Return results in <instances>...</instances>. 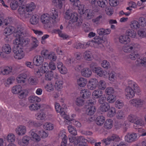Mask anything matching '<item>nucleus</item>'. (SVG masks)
Here are the masks:
<instances>
[{
	"label": "nucleus",
	"mask_w": 146,
	"mask_h": 146,
	"mask_svg": "<svg viewBox=\"0 0 146 146\" xmlns=\"http://www.w3.org/2000/svg\"><path fill=\"white\" fill-rule=\"evenodd\" d=\"M16 38L13 41V44L19 46H25L30 42V39L28 38L24 39L27 34L23 28H18L15 32Z\"/></svg>",
	"instance_id": "1"
},
{
	"label": "nucleus",
	"mask_w": 146,
	"mask_h": 146,
	"mask_svg": "<svg viewBox=\"0 0 146 146\" xmlns=\"http://www.w3.org/2000/svg\"><path fill=\"white\" fill-rule=\"evenodd\" d=\"M36 5L33 2H31L26 5L23 4L19 10L20 17L23 19L28 18L30 16L29 12L34 11Z\"/></svg>",
	"instance_id": "2"
},
{
	"label": "nucleus",
	"mask_w": 146,
	"mask_h": 146,
	"mask_svg": "<svg viewBox=\"0 0 146 146\" xmlns=\"http://www.w3.org/2000/svg\"><path fill=\"white\" fill-rule=\"evenodd\" d=\"M56 69V65L55 63L53 61H50L48 64L47 62H44L39 69H35L34 70L35 74L38 78H40L45 73L51 70H54Z\"/></svg>",
	"instance_id": "3"
},
{
	"label": "nucleus",
	"mask_w": 146,
	"mask_h": 146,
	"mask_svg": "<svg viewBox=\"0 0 146 146\" xmlns=\"http://www.w3.org/2000/svg\"><path fill=\"white\" fill-rule=\"evenodd\" d=\"M96 63L92 62L90 65V68L92 69L93 72L98 76L104 78L108 77V72L106 70H103L100 66H96Z\"/></svg>",
	"instance_id": "4"
},
{
	"label": "nucleus",
	"mask_w": 146,
	"mask_h": 146,
	"mask_svg": "<svg viewBox=\"0 0 146 146\" xmlns=\"http://www.w3.org/2000/svg\"><path fill=\"white\" fill-rule=\"evenodd\" d=\"M55 108L56 111L59 113L61 116L66 120L71 121L72 119H70L69 116L64 112V111L67 109V107L65 104L62 105V107H61L60 104L58 103H56L55 104Z\"/></svg>",
	"instance_id": "5"
},
{
	"label": "nucleus",
	"mask_w": 146,
	"mask_h": 146,
	"mask_svg": "<svg viewBox=\"0 0 146 146\" xmlns=\"http://www.w3.org/2000/svg\"><path fill=\"white\" fill-rule=\"evenodd\" d=\"M14 56L17 60H20L25 56V53L21 47L17 45L14 50Z\"/></svg>",
	"instance_id": "6"
},
{
	"label": "nucleus",
	"mask_w": 146,
	"mask_h": 146,
	"mask_svg": "<svg viewBox=\"0 0 146 146\" xmlns=\"http://www.w3.org/2000/svg\"><path fill=\"white\" fill-rule=\"evenodd\" d=\"M68 139L70 143L68 146H73L74 145L75 146L78 142L81 141L85 142L86 141V140L82 136L75 137L71 135H70L68 136Z\"/></svg>",
	"instance_id": "7"
},
{
	"label": "nucleus",
	"mask_w": 146,
	"mask_h": 146,
	"mask_svg": "<svg viewBox=\"0 0 146 146\" xmlns=\"http://www.w3.org/2000/svg\"><path fill=\"white\" fill-rule=\"evenodd\" d=\"M39 132L38 130L33 129L31 130L29 132V135L31 140L36 142L40 141L41 139L39 134Z\"/></svg>",
	"instance_id": "8"
},
{
	"label": "nucleus",
	"mask_w": 146,
	"mask_h": 146,
	"mask_svg": "<svg viewBox=\"0 0 146 146\" xmlns=\"http://www.w3.org/2000/svg\"><path fill=\"white\" fill-rule=\"evenodd\" d=\"M23 0H13L10 3V7L13 10H15L19 7L18 9V16L20 17L19 9L23 5Z\"/></svg>",
	"instance_id": "9"
},
{
	"label": "nucleus",
	"mask_w": 146,
	"mask_h": 146,
	"mask_svg": "<svg viewBox=\"0 0 146 146\" xmlns=\"http://www.w3.org/2000/svg\"><path fill=\"white\" fill-rule=\"evenodd\" d=\"M69 23L77 26L80 25L82 23V21L78 18L77 13L73 12L71 15V17L69 20Z\"/></svg>",
	"instance_id": "10"
},
{
	"label": "nucleus",
	"mask_w": 146,
	"mask_h": 146,
	"mask_svg": "<svg viewBox=\"0 0 146 146\" xmlns=\"http://www.w3.org/2000/svg\"><path fill=\"white\" fill-rule=\"evenodd\" d=\"M87 103L88 105L86 106V113L88 115H92L96 111V109L94 106V102L89 100Z\"/></svg>",
	"instance_id": "11"
},
{
	"label": "nucleus",
	"mask_w": 146,
	"mask_h": 146,
	"mask_svg": "<svg viewBox=\"0 0 146 146\" xmlns=\"http://www.w3.org/2000/svg\"><path fill=\"white\" fill-rule=\"evenodd\" d=\"M124 94L126 98L130 100L135 96V92L131 86L128 85L125 89Z\"/></svg>",
	"instance_id": "12"
},
{
	"label": "nucleus",
	"mask_w": 146,
	"mask_h": 146,
	"mask_svg": "<svg viewBox=\"0 0 146 146\" xmlns=\"http://www.w3.org/2000/svg\"><path fill=\"white\" fill-rule=\"evenodd\" d=\"M137 138V134L135 133H128L125 137V141L128 143H131L135 141Z\"/></svg>",
	"instance_id": "13"
},
{
	"label": "nucleus",
	"mask_w": 146,
	"mask_h": 146,
	"mask_svg": "<svg viewBox=\"0 0 146 146\" xmlns=\"http://www.w3.org/2000/svg\"><path fill=\"white\" fill-rule=\"evenodd\" d=\"M98 80L96 78H91L88 81L87 86L88 88L91 90L96 89L97 87Z\"/></svg>",
	"instance_id": "14"
},
{
	"label": "nucleus",
	"mask_w": 146,
	"mask_h": 146,
	"mask_svg": "<svg viewBox=\"0 0 146 146\" xmlns=\"http://www.w3.org/2000/svg\"><path fill=\"white\" fill-rule=\"evenodd\" d=\"M44 74H45L44 78L42 76L40 78V81L41 83H43L44 82L45 80L47 81L51 80L53 78V72L52 71H48Z\"/></svg>",
	"instance_id": "15"
},
{
	"label": "nucleus",
	"mask_w": 146,
	"mask_h": 146,
	"mask_svg": "<svg viewBox=\"0 0 146 146\" xmlns=\"http://www.w3.org/2000/svg\"><path fill=\"white\" fill-rule=\"evenodd\" d=\"M130 104L135 107H141L145 103L144 101L140 98H134L129 101Z\"/></svg>",
	"instance_id": "16"
},
{
	"label": "nucleus",
	"mask_w": 146,
	"mask_h": 146,
	"mask_svg": "<svg viewBox=\"0 0 146 146\" xmlns=\"http://www.w3.org/2000/svg\"><path fill=\"white\" fill-rule=\"evenodd\" d=\"M17 143L20 146H28L30 144V137L28 135L24 136L22 139L18 140Z\"/></svg>",
	"instance_id": "17"
},
{
	"label": "nucleus",
	"mask_w": 146,
	"mask_h": 146,
	"mask_svg": "<svg viewBox=\"0 0 146 146\" xmlns=\"http://www.w3.org/2000/svg\"><path fill=\"white\" fill-rule=\"evenodd\" d=\"M15 131L16 133L18 135L23 136L27 132L26 127L24 125H19L15 129Z\"/></svg>",
	"instance_id": "18"
},
{
	"label": "nucleus",
	"mask_w": 146,
	"mask_h": 146,
	"mask_svg": "<svg viewBox=\"0 0 146 146\" xmlns=\"http://www.w3.org/2000/svg\"><path fill=\"white\" fill-rule=\"evenodd\" d=\"M27 75L25 73H21L19 74L16 78L17 82L20 84H26Z\"/></svg>",
	"instance_id": "19"
},
{
	"label": "nucleus",
	"mask_w": 146,
	"mask_h": 146,
	"mask_svg": "<svg viewBox=\"0 0 146 146\" xmlns=\"http://www.w3.org/2000/svg\"><path fill=\"white\" fill-rule=\"evenodd\" d=\"M128 84L132 87L135 91V93H136L138 94L140 93L141 92V88L135 82L132 80H130L128 81Z\"/></svg>",
	"instance_id": "20"
},
{
	"label": "nucleus",
	"mask_w": 146,
	"mask_h": 146,
	"mask_svg": "<svg viewBox=\"0 0 146 146\" xmlns=\"http://www.w3.org/2000/svg\"><path fill=\"white\" fill-rule=\"evenodd\" d=\"M57 67L59 72L62 74H66L68 72V69L61 62H58L57 64Z\"/></svg>",
	"instance_id": "21"
},
{
	"label": "nucleus",
	"mask_w": 146,
	"mask_h": 146,
	"mask_svg": "<svg viewBox=\"0 0 146 146\" xmlns=\"http://www.w3.org/2000/svg\"><path fill=\"white\" fill-rule=\"evenodd\" d=\"M15 30V28L12 26H10L5 28L4 30L3 33L5 36H9L13 33L14 32H15L14 35L15 36V32L17 29Z\"/></svg>",
	"instance_id": "22"
},
{
	"label": "nucleus",
	"mask_w": 146,
	"mask_h": 146,
	"mask_svg": "<svg viewBox=\"0 0 146 146\" xmlns=\"http://www.w3.org/2000/svg\"><path fill=\"white\" fill-rule=\"evenodd\" d=\"M43 61V57L40 55L36 56L33 60V63L34 65L37 66H38L41 65Z\"/></svg>",
	"instance_id": "23"
},
{
	"label": "nucleus",
	"mask_w": 146,
	"mask_h": 146,
	"mask_svg": "<svg viewBox=\"0 0 146 146\" xmlns=\"http://www.w3.org/2000/svg\"><path fill=\"white\" fill-rule=\"evenodd\" d=\"M81 73L82 76L88 78L91 76L92 72L89 68L86 67L81 70Z\"/></svg>",
	"instance_id": "24"
},
{
	"label": "nucleus",
	"mask_w": 146,
	"mask_h": 146,
	"mask_svg": "<svg viewBox=\"0 0 146 146\" xmlns=\"http://www.w3.org/2000/svg\"><path fill=\"white\" fill-rule=\"evenodd\" d=\"M83 57L87 61H92L94 59V57L92 52L89 50H86L83 54Z\"/></svg>",
	"instance_id": "25"
},
{
	"label": "nucleus",
	"mask_w": 146,
	"mask_h": 146,
	"mask_svg": "<svg viewBox=\"0 0 146 146\" xmlns=\"http://www.w3.org/2000/svg\"><path fill=\"white\" fill-rule=\"evenodd\" d=\"M118 39L119 42L123 44H127L130 41V39L128 36L125 35L120 36Z\"/></svg>",
	"instance_id": "26"
},
{
	"label": "nucleus",
	"mask_w": 146,
	"mask_h": 146,
	"mask_svg": "<svg viewBox=\"0 0 146 146\" xmlns=\"http://www.w3.org/2000/svg\"><path fill=\"white\" fill-rule=\"evenodd\" d=\"M87 83V80L84 78L80 77L78 78L77 80V84L80 87H85Z\"/></svg>",
	"instance_id": "27"
},
{
	"label": "nucleus",
	"mask_w": 146,
	"mask_h": 146,
	"mask_svg": "<svg viewBox=\"0 0 146 146\" xmlns=\"http://www.w3.org/2000/svg\"><path fill=\"white\" fill-rule=\"evenodd\" d=\"M35 117L36 119L39 120H45L47 119L46 115L42 111L37 113L35 115Z\"/></svg>",
	"instance_id": "28"
},
{
	"label": "nucleus",
	"mask_w": 146,
	"mask_h": 146,
	"mask_svg": "<svg viewBox=\"0 0 146 146\" xmlns=\"http://www.w3.org/2000/svg\"><path fill=\"white\" fill-rule=\"evenodd\" d=\"M50 20V17L49 14L44 13L40 17L41 22L43 24L49 23Z\"/></svg>",
	"instance_id": "29"
},
{
	"label": "nucleus",
	"mask_w": 146,
	"mask_h": 146,
	"mask_svg": "<svg viewBox=\"0 0 146 146\" xmlns=\"http://www.w3.org/2000/svg\"><path fill=\"white\" fill-rule=\"evenodd\" d=\"M39 44V42L37 39L35 37L32 38L31 46L29 48V50L31 51L35 49Z\"/></svg>",
	"instance_id": "30"
},
{
	"label": "nucleus",
	"mask_w": 146,
	"mask_h": 146,
	"mask_svg": "<svg viewBox=\"0 0 146 146\" xmlns=\"http://www.w3.org/2000/svg\"><path fill=\"white\" fill-rule=\"evenodd\" d=\"M95 44L97 46L99 47V48H101L104 47V46L102 44L103 42V38L99 36H96L93 39Z\"/></svg>",
	"instance_id": "31"
},
{
	"label": "nucleus",
	"mask_w": 146,
	"mask_h": 146,
	"mask_svg": "<svg viewBox=\"0 0 146 146\" xmlns=\"http://www.w3.org/2000/svg\"><path fill=\"white\" fill-rule=\"evenodd\" d=\"M103 94L102 91L99 89H97L93 91L92 96L94 99H98L102 96Z\"/></svg>",
	"instance_id": "32"
},
{
	"label": "nucleus",
	"mask_w": 146,
	"mask_h": 146,
	"mask_svg": "<svg viewBox=\"0 0 146 146\" xmlns=\"http://www.w3.org/2000/svg\"><path fill=\"white\" fill-rule=\"evenodd\" d=\"M23 88L21 85H17L14 86L11 88V92L14 94H18L22 90Z\"/></svg>",
	"instance_id": "33"
},
{
	"label": "nucleus",
	"mask_w": 146,
	"mask_h": 146,
	"mask_svg": "<svg viewBox=\"0 0 146 146\" xmlns=\"http://www.w3.org/2000/svg\"><path fill=\"white\" fill-rule=\"evenodd\" d=\"M2 50L4 53L9 54L11 52V49L10 45L9 44H7L3 45Z\"/></svg>",
	"instance_id": "34"
},
{
	"label": "nucleus",
	"mask_w": 146,
	"mask_h": 146,
	"mask_svg": "<svg viewBox=\"0 0 146 146\" xmlns=\"http://www.w3.org/2000/svg\"><path fill=\"white\" fill-rule=\"evenodd\" d=\"M49 15L50 17L54 20L57 19L58 17V11L55 8H53L51 10Z\"/></svg>",
	"instance_id": "35"
},
{
	"label": "nucleus",
	"mask_w": 146,
	"mask_h": 146,
	"mask_svg": "<svg viewBox=\"0 0 146 146\" xmlns=\"http://www.w3.org/2000/svg\"><path fill=\"white\" fill-rule=\"evenodd\" d=\"M29 102L31 103H39L41 100V98L35 95H31L29 96L28 98Z\"/></svg>",
	"instance_id": "36"
},
{
	"label": "nucleus",
	"mask_w": 146,
	"mask_h": 146,
	"mask_svg": "<svg viewBox=\"0 0 146 146\" xmlns=\"http://www.w3.org/2000/svg\"><path fill=\"white\" fill-rule=\"evenodd\" d=\"M129 26L132 29L137 30L140 28V24L137 21L133 20L130 22Z\"/></svg>",
	"instance_id": "37"
},
{
	"label": "nucleus",
	"mask_w": 146,
	"mask_h": 146,
	"mask_svg": "<svg viewBox=\"0 0 146 146\" xmlns=\"http://www.w3.org/2000/svg\"><path fill=\"white\" fill-rule=\"evenodd\" d=\"M116 113V110L115 108L112 106L110 107L108 111L107 116L110 117H114Z\"/></svg>",
	"instance_id": "38"
},
{
	"label": "nucleus",
	"mask_w": 146,
	"mask_h": 146,
	"mask_svg": "<svg viewBox=\"0 0 146 146\" xmlns=\"http://www.w3.org/2000/svg\"><path fill=\"white\" fill-rule=\"evenodd\" d=\"M80 94L83 98H87L90 96L91 93L87 89H83L81 91Z\"/></svg>",
	"instance_id": "39"
},
{
	"label": "nucleus",
	"mask_w": 146,
	"mask_h": 146,
	"mask_svg": "<svg viewBox=\"0 0 146 146\" xmlns=\"http://www.w3.org/2000/svg\"><path fill=\"white\" fill-rule=\"evenodd\" d=\"M144 124V122L142 119H138L137 117V119L134 122L133 127L135 129H137L139 127L143 125Z\"/></svg>",
	"instance_id": "40"
},
{
	"label": "nucleus",
	"mask_w": 146,
	"mask_h": 146,
	"mask_svg": "<svg viewBox=\"0 0 146 146\" xmlns=\"http://www.w3.org/2000/svg\"><path fill=\"white\" fill-rule=\"evenodd\" d=\"M63 84V82L62 80L58 79L56 81L54 86L57 90L60 91L62 88Z\"/></svg>",
	"instance_id": "41"
},
{
	"label": "nucleus",
	"mask_w": 146,
	"mask_h": 146,
	"mask_svg": "<svg viewBox=\"0 0 146 146\" xmlns=\"http://www.w3.org/2000/svg\"><path fill=\"white\" fill-rule=\"evenodd\" d=\"M113 125V121L111 119H107L105 121L104 123V127L105 128L107 129H111Z\"/></svg>",
	"instance_id": "42"
},
{
	"label": "nucleus",
	"mask_w": 146,
	"mask_h": 146,
	"mask_svg": "<svg viewBox=\"0 0 146 146\" xmlns=\"http://www.w3.org/2000/svg\"><path fill=\"white\" fill-rule=\"evenodd\" d=\"M15 80V78L14 76H11L8 78L4 82V85L5 87H9L12 84Z\"/></svg>",
	"instance_id": "43"
},
{
	"label": "nucleus",
	"mask_w": 146,
	"mask_h": 146,
	"mask_svg": "<svg viewBox=\"0 0 146 146\" xmlns=\"http://www.w3.org/2000/svg\"><path fill=\"white\" fill-rule=\"evenodd\" d=\"M108 80L111 82H115L117 81V77L115 73L114 72H108Z\"/></svg>",
	"instance_id": "44"
},
{
	"label": "nucleus",
	"mask_w": 146,
	"mask_h": 146,
	"mask_svg": "<svg viewBox=\"0 0 146 146\" xmlns=\"http://www.w3.org/2000/svg\"><path fill=\"white\" fill-rule=\"evenodd\" d=\"M105 118L104 116L102 115L98 116L96 119V123L98 125H102L105 121Z\"/></svg>",
	"instance_id": "45"
},
{
	"label": "nucleus",
	"mask_w": 146,
	"mask_h": 146,
	"mask_svg": "<svg viewBox=\"0 0 146 146\" xmlns=\"http://www.w3.org/2000/svg\"><path fill=\"white\" fill-rule=\"evenodd\" d=\"M39 21V17L36 15H33L30 19V22L33 25H35L37 24Z\"/></svg>",
	"instance_id": "46"
},
{
	"label": "nucleus",
	"mask_w": 146,
	"mask_h": 146,
	"mask_svg": "<svg viewBox=\"0 0 146 146\" xmlns=\"http://www.w3.org/2000/svg\"><path fill=\"white\" fill-rule=\"evenodd\" d=\"M136 63L138 66H146V58H138Z\"/></svg>",
	"instance_id": "47"
},
{
	"label": "nucleus",
	"mask_w": 146,
	"mask_h": 146,
	"mask_svg": "<svg viewBox=\"0 0 146 146\" xmlns=\"http://www.w3.org/2000/svg\"><path fill=\"white\" fill-rule=\"evenodd\" d=\"M57 59V57L56 54L55 52L52 51L49 52L47 59H49L51 61H55Z\"/></svg>",
	"instance_id": "48"
},
{
	"label": "nucleus",
	"mask_w": 146,
	"mask_h": 146,
	"mask_svg": "<svg viewBox=\"0 0 146 146\" xmlns=\"http://www.w3.org/2000/svg\"><path fill=\"white\" fill-rule=\"evenodd\" d=\"M41 108V105L39 104H33L30 105L29 106V108L32 111H35L38 110Z\"/></svg>",
	"instance_id": "49"
},
{
	"label": "nucleus",
	"mask_w": 146,
	"mask_h": 146,
	"mask_svg": "<svg viewBox=\"0 0 146 146\" xmlns=\"http://www.w3.org/2000/svg\"><path fill=\"white\" fill-rule=\"evenodd\" d=\"M54 86L52 83L49 82L46 84L44 87L47 92H50L54 91Z\"/></svg>",
	"instance_id": "50"
},
{
	"label": "nucleus",
	"mask_w": 146,
	"mask_h": 146,
	"mask_svg": "<svg viewBox=\"0 0 146 146\" xmlns=\"http://www.w3.org/2000/svg\"><path fill=\"white\" fill-rule=\"evenodd\" d=\"M56 32L58 34L59 36L63 40H65L69 38V36L66 34L63 33L59 29L55 30Z\"/></svg>",
	"instance_id": "51"
},
{
	"label": "nucleus",
	"mask_w": 146,
	"mask_h": 146,
	"mask_svg": "<svg viewBox=\"0 0 146 146\" xmlns=\"http://www.w3.org/2000/svg\"><path fill=\"white\" fill-rule=\"evenodd\" d=\"M6 139L8 142L13 143L15 140V136L14 134L10 133L7 135Z\"/></svg>",
	"instance_id": "52"
},
{
	"label": "nucleus",
	"mask_w": 146,
	"mask_h": 146,
	"mask_svg": "<svg viewBox=\"0 0 146 146\" xmlns=\"http://www.w3.org/2000/svg\"><path fill=\"white\" fill-rule=\"evenodd\" d=\"M68 129L69 132L71 134L74 135H77V132L76 128L72 125H68Z\"/></svg>",
	"instance_id": "53"
},
{
	"label": "nucleus",
	"mask_w": 146,
	"mask_h": 146,
	"mask_svg": "<svg viewBox=\"0 0 146 146\" xmlns=\"http://www.w3.org/2000/svg\"><path fill=\"white\" fill-rule=\"evenodd\" d=\"M98 88L101 90H104L106 88V84L105 82L103 80H101L97 84Z\"/></svg>",
	"instance_id": "54"
},
{
	"label": "nucleus",
	"mask_w": 146,
	"mask_h": 146,
	"mask_svg": "<svg viewBox=\"0 0 146 146\" xmlns=\"http://www.w3.org/2000/svg\"><path fill=\"white\" fill-rule=\"evenodd\" d=\"M126 34L129 37L132 38H136V32L132 29H129L126 31Z\"/></svg>",
	"instance_id": "55"
},
{
	"label": "nucleus",
	"mask_w": 146,
	"mask_h": 146,
	"mask_svg": "<svg viewBox=\"0 0 146 146\" xmlns=\"http://www.w3.org/2000/svg\"><path fill=\"white\" fill-rule=\"evenodd\" d=\"M43 128L47 130H51L53 129L54 126L52 124L49 122H46L43 125Z\"/></svg>",
	"instance_id": "56"
},
{
	"label": "nucleus",
	"mask_w": 146,
	"mask_h": 146,
	"mask_svg": "<svg viewBox=\"0 0 146 146\" xmlns=\"http://www.w3.org/2000/svg\"><path fill=\"white\" fill-rule=\"evenodd\" d=\"M72 13L73 12H72L70 10H67L63 14L64 18L66 20H70L71 17V15Z\"/></svg>",
	"instance_id": "57"
},
{
	"label": "nucleus",
	"mask_w": 146,
	"mask_h": 146,
	"mask_svg": "<svg viewBox=\"0 0 146 146\" xmlns=\"http://www.w3.org/2000/svg\"><path fill=\"white\" fill-rule=\"evenodd\" d=\"M28 82L31 85H36L38 84V79L31 76L29 77L28 79Z\"/></svg>",
	"instance_id": "58"
},
{
	"label": "nucleus",
	"mask_w": 146,
	"mask_h": 146,
	"mask_svg": "<svg viewBox=\"0 0 146 146\" xmlns=\"http://www.w3.org/2000/svg\"><path fill=\"white\" fill-rule=\"evenodd\" d=\"M110 107L107 102L102 104L100 106V110L102 112H106L108 111Z\"/></svg>",
	"instance_id": "59"
},
{
	"label": "nucleus",
	"mask_w": 146,
	"mask_h": 146,
	"mask_svg": "<svg viewBox=\"0 0 146 146\" xmlns=\"http://www.w3.org/2000/svg\"><path fill=\"white\" fill-rule=\"evenodd\" d=\"M85 14L88 19L92 18L95 16L94 13L93 11L89 9H87L86 10Z\"/></svg>",
	"instance_id": "60"
},
{
	"label": "nucleus",
	"mask_w": 146,
	"mask_h": 146,
	"mask_svg": "<svg viewBox=\"0 0 146 146\" xmlns=\"http://www.w3.org/2000/svg\"><path fill=\"white\" fill-rule=\"evenodd\" d=\"M19 97L20 99H23L27 95L28 93L26 90L22 89V90L19 93Z\"/></svg>",
	"instance_id": "61"
},
{
	"label": "nucleus",
	"mask_w": 146,
	"mask_h": 146,
	"mask_svg": "<svg viewBox=\"0 0 146 146\" xmlns=\"http://www.w3.org/2000/svg\"><path fill=\"white\" fill-rule=\"evenodd\" d=\"M58 136L60 138L62 139H67V137L66 136V131L64 129L61 130L60 131Z\"/></svg>",
	"instance_id": "62"
},
{
	"label": "nucleus",
	"mask_w": 146,
	"mask_h": 146,
	"mask_svg": "<svg viewBox=\"0 0 146 146\" xmlns=\"http://www.w3.org/2000/svg\"><path fill=\"white\" fill-rule=\"evenodd\" d=\"M133 49V45L131 44L128 45L124 46L123 48V51L126 53L131 52L132 50Z\"/></svg>",
	"instance_id": "63"
},
{
	"label": "nucleus",
	"mask_w": 146,
	"mask_h": 146,
	"mask_svg": "<svg viewBox=\"0 0 146 146\" xmlns=\"http://www.w3.org/2000/svg\"><path fill=\"white\" fill-rule=\"evenodd\" d=\"M138 35L141 38L146 37V29H140L137 32Z\"/></svg>",
	"instance_id": "64"
}]
</instances>
